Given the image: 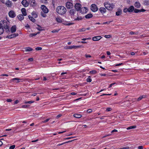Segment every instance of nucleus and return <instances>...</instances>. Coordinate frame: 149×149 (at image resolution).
Masks as SVG:
<instances>
[{
	"label": "nucleus",
	"mask_w": 149,
	"mask_h": 149,
	"mask_svg": "<svg viewBox=\"0 0 149 149\" xmlns=\"http://www.w3.org/2000/svg\"><path fill=\"white\" fill-rule=\"evenodd\" d=\"M9 22L7 20H2L0 22V25L6 32L9 31Z\"/></svg>",
	"instance_id": "f257e3e1"
},
{
	"label": "nucleus",
	"mask_w": 149,
	"mask_h": 149,
	"mask_svg": "<svg viewBox=\"0 0 149 149\" xmlns=\"http://www.w3.org/2000/svg\"><path fill=\"white\" fill-rule=\"evenodd\" d=\"M56 11L60 15H63L66 12V9L65 8L62 6H60L56 8Z\"/></svg>",
	"instance_id": "f03ea898"
},
{
	"label": "nucleus",
	"mask_w": 149,
	"mask_h": 149,
	"mask_svg": "<svg viewBox=\"0 0 149 149\" xmlns=\"http://www.w3.org/2000/svg\"><path fill=\"white\" fill-rule=\"evenodd\" d=\"M41 8L42 10V11L41 12V15L43 17H45L46 16V13L48 12V10L44 5H42Z\"/></svg>",
	"instance_id": "7ed1b4c3"
},
{
	"label": "nucleus",
	"mask_w": 149,
	"mask_h": 149,
	"mask_svg": "<svg viewBox=\"0 0 149 149\" xmlns=\"http://www.w3.org/2000/svg\"><path fill=\"white\" fill-rule=\"evenodd\" d=\"M104 5L106 8L109 10H111L115 6L113 3H110L109 2H105Z\"/></svg>",
	"instance_id": "20e7f679"
},
{
	"label": "nucleus",
	"mask_w": 149,
	"mask_h": 149,
	"mask_svg": "<svg viewBox=\"0 0 149 149\" xmlns=\"http://www.w3.org/2000/svg\"><path fill=\"white\" fill-rule=\"evenodd\" d=\"M91 10L93 12H96L98 10V8L97 6L95 4L91 5Z\"/></svg>",
	"instance_id": "39448f33"
},
{
	"label": "nucleus",
	"mask_w": 149,
	"mask_h": 149,
	"mask_svg": "<svg viewBox=\"0 0 149 149\" xmlns=\"http://www.w3.org/2000/svg\"><path fill=\"white\" fill-rule=\"evenodd\" d=\"M23 79H21L19 78H15L12 79L10 81L11 82H12L14 81L17 80V81L16 82L17 83H19L20 82H22L24 81Z\"/></svg>",
	"instance_id": "423d86ee"
},
{
	"label": "nucleus",
	"mask_w": 149,
	"mask_h": 149,
	"mask_svg": "<svg viewBox=\"0 0 149 149\" xmlns=\"http://www.w3.org/2000/svg\"><path fill=\"white\" fill-rule=\"evenodd\" d=\"M66 6L67 8L70 9L72 8L73 5L72 3L68 2L66 3Z\"/></svg>",
	"instance_id": "0eeeda50"
},
{
	"label": "nucleus",
	"mask_w": 149,
	"mask_h": 149,
	"mask_svg": "<svg viewBox=\"0 0 149 149\" xmlns=\"http://www.w3.org/2000/svg\"><path fill=\"white\" fill-rule=\"evenodd\" d=\"M9 16L10 17L14 18L16 16V15L13 11L10 10L8 13Z\"/></svg>",
	"instance_id": "6e6552de"
},
{
	"label": "nucleus",
	"mask_w": 149,
	"mask_h": 149,
	"mask_svg": "<svg viewBox=\"0 0 149 149\" xmlns=\"http://www.w3.org/2000/svg\"><path fill=\"white\" fill-rule=\"evenodd\" d=\"M74 7L77 11H79L81 9V5L79 3H76Z\"/></svg>",
	"instance_id": "1a4fd4ad"
},
{
	"label": "nucleus",
	"mask_w": 149,
	"mask_h": 149,
	"mask_svg": "<svg viewBox=\"0 0 149 149\" xmlns=\"http://www.w3.org/2000/svg\"><path fill=\"white\" fill-rule=\"evenodd\" d=\"M21 3L25 7H27L29 5L28 3L26 0H23Z\"/></svg>",
	"instance_id": "9d476101"
},
{
	"label": "nucleus",
	"mask_w": 149,
	"mask_h": 149,
	"mask_svg": "<svg viewBox=\"0 0 149 149\" xmlns=\"http://www.w3.org/2000/svg\"><path fill=\"white\" fill-rule=\"evenodd\" d=\"M102 37L100 36H96L93 37L92 38V40L94 41H97L100 40Z\"/></svg>",
	"instance_id": "9b49d317"
},
{
	"label": "nucleus",
	"mask_w": 149,
	"mask_h": 149,
	"mask_svg": "<svg viewBox=\"0 0 149 149\" xmlns=\"http://www.w3.org/2000/svg\"><path fill=\"white\" fill-rule=\"evenodd\" d=\"M99 10L102 13H104L106 12V10L105 8L103 7H100L99 9Z\"/></svg>",
	"instance_id": "f8f14e48"
},
{
	"label": "nucleus",
	"mask_w": 149,
	"mask_h": 149,
	"mask_svg": "<svg viewBox=\"0 0 149 149\" xmlns=\"http://www.w3.org/2000/svg\"><path fill=\"white\" fill-rule=\"evenodd\" d=\"M134 6L135 7L137 8H140L141 7V5L140 3L138 1H136L134 4Z\"/></svg>",
	"instance_id": "ddd939ff"
},
{
	"label": "nucleus",
	"mask_w": 149,
	"mask_h": 149,
	"mask_svg": "<svg viewBox=\"0 0 149 149\" xmlns=\"http://www.w3.org/2000/svg\"><path fill=\"white\" fill-rule=\"evenodd\" d=\"M16 26L15 25H14L12 26L11 28V32L13 33L16 31Z\"/></svg>",
	"instance_id": "4468645a"
},
{
	"label": "nucleus",
	"mask_w": 149,
	"mask_h": 149,
	"mask_svg": "<svg viewBox=\"0 0 149 149\" xmlns=\"http://www.w3.org/2000/svg\"><path fill=\"white\" fill-rule=\"evenodd\" d=\"M18 35V33H15L9 36L8 38H11L17 36Z\"/></svg>",
	"instance_id": "2eb2a0df"
},
{
	"label": "nucleus",
	"mask_w": 149,
	"mask_h": 149,
	"mask_svg": "<svg viewBox=\"0 0 149 149\" xmlns=\"http://www.w3.org/2000/svg\"><path fill=\"white\" fill-rule=\"evenodd\" d=\"M6 4L8 7H10L11 6V2L10 1H6Z\"/></svg>",
	"instance_id": "dca6fc26"
},
{
	"label": "nucleus",
	"mask_w": 149,
	"mask_h": 149,
	"mask_svg": "<svg viewBox=\"0 0 149 149\" xmlns=\"http://www.w3.org/2000/svg\"><path fill=\"white\" fill-rule=\"evenodd\" d=\"M21 11L23 15L24 16H26V10L25 8H22L21 9Z\"/></svg>",
	"instance_id": "f3484780"
},
{
	"label": "nucleus",
	"mask_w": 149,
	"mask_h": 149,
	"mask_svg": "<svg viewBox=\"0 0 149 149\" xmlns=\"http://www.w3.org/2000/svg\"><path fill=\"white\" fill-rule=\"evenodd\" d=\"M56 21L59 23H61L62 22V19L60 17H57L56 18Z\"/></svg>",
	"instance_id": "a211bd4d"
},
{
	"label": "nucleus",
	"mask_w": 149,
	"mask_h": 149,
	"mask_svg": "<svg viewBox=\"0 0 149 149\" xmlns=\"http://www.w3.org/2000/svg\"><path fill=\"white\" fill-rule=\"evenodd\" d=\"M128 9V12H131L134 10V8L133 6H131Z\"/></svg>",
	"instance_id": "6ab92c4d"
},
{
	"label": "nucleus",
	"mask_w": 149,
	"mask_h": 149,
	"mask_svg": "<svg viewBox=\"0 0 149 149\" xmlns=\"http://www.w3.org/2000/svg\"><path fill=\"white\" fill-rule=\"evenodd\" d=\"M73 116L74 117L77 118H79L81 117V115L77 113H75L73 115Z\"/></svg>",
	"instance_id": "aec40b11"
},
{
	"label": "nucleus",
	"mask_w": 149,
	"mask_h": 149,
	"mask_svg": "<svg viewBox=\"0 0 149 149\" xmlns=\"http://www.w3.org/2000/svg\"><path fill=\"white\" fill-rule=\"evenodd\" d=\"M31 15L34 18H36L38 17L37 14L36 12L33 11L31 13Z\"/></svg>",
	"instance_id": "412c9836"
},
{
	"label": "nucleus",
	"mask_w": 149,
	"mask_h": 149,
	"mask_svg": "<svg viewBox=\"0 0 149 149\" xmlns=\"http://www.w3.org/2000/svg\"><path fill=\"white\" fill-rule=\"evenodd\" d=\"M28 17L29 19L33 22H35L36 21L35 19L30 15L28 16Z\"/></svg>",
	"instance_id": "4be33fe9"
},
{
	"label": "nucleus",
	"mask_w": 149,
	"mask_h": 149,
	"mask_svg": "<svg viewBox=\"0 0 149 149\" xmlns=\"http://www.w3.org/2000/svg\"><path fill=\"white\" fill-rule=\"evenodd\" d=\"M122 13V10L120 9L118 10V11L116 12V15L119 16Z\"/></svg>",
	"instance_id": "5701e85b"
},
{
	"label": "nucleus",
	"mask_w": 149,
	"mask_h": 149,
	"mask_svg": "<svg viewBox=\"0 0 149 149\" xmlns=\"http://www.w3.org/2000/svg\"><path fill=\"white\" fill-rule=\"evenodd\" d=\"M18 18L20 20H22L23 19L24 17H23V15L20 14L18 16Z\"/></svg>",
	"instance_id": "b1692460"
},
{
	"label": "nucleus",
	"mask_w": 149,
	"mask_h": 149,
	"mask_svg": "<svg viewBox=\"0 0 149 149\" xmlns=\"http://www.w3.org/2000/svg\"><path fill=\"white\" fill-rule=\"evenodd\" d=\"M146 97V96L144 95L141 96L137 99V100L139 101L141 100L142 99L145 98Z\"/></svg>",
	"instance_id": "393cba45"
},
{
	"label": "nucleus",
	"mask_w": 149,
	"mask_h": 149,
	"mask_svg": "<svg viewBox=\"0 0 149 149\" xmlns=\"http://www.w3.org/2000/svg\"><path fill=\"white\" fill-rule=\"evenodd\" d=\"M93 17V15L91 14H88L86 15L85 17L86 18H90Z\"/></svg>",
	"instance_id": "a878e982"
},
{
	"label": "nucleus",
	"mask_w": 149,
	"mask_h": 149,
	"mask_svg": "<svg viewBox=\"0 0 149 149\" xmlns=\"http://www.w3.org/2000/svg\"><path fill=\"white\" fill-rule=\"evenodd\" d=\"M75 11L74 9H72L70 10L69 13L71 15H74L75 13Z\"/></svg>",
	"instance_id": "bb28decb"
},
{
	"label": "nucleus",
	"mask_w": 149,
	"mask_h": 149,
	"mask_svg": "<svg viewBox=\"0 0 149 149\" xmlns=\"http://www.w3.org/2000/svg\"><path fill=\"white\" fill-rule=\"evenodd\" d=\"M4 32V29L3 27H1L0 25V35L3 34Z\"/></svg>",
	"instance_id": "cd10ccee"
},
{
	"label": "nucleus",
	"mask_w": 149,
	"mask_h": 149,
	"mask_svg": "<svg viewBox=\"0 0 149 149\" xmlns=\"http://www.w3.org/2000/svg\"><path fill=\"white\" fill-rule=\"evenodd\" d=\"M136 128V125H133L132 126H131L129 127H128L127 129V130L132 129H135Z\"/></svg>",
	"instance_id": "c85d7f7f"
},
{
	"label": "nucleus",
	"mask_w": 149,
	"mask_h": 149,
	"mask_svg": "<svg viewBox=\"0 0 149 149\" xmlns=\"http://www.w3.org/2000/svg\"><path fill=\"white\" fill-rule=\"evenodd\" d=\"M30 1L31 2V4L33 5H36V3L34 0H30Z\"/></svg>",
	"instance_id": "c756f323"
},
{
	"label": "nucleus",
	"mask_w": 149,
	"mask_h": 149,
	"mask_svg": "<svg viewBox=\"0 0 149 149\" xmlns=\"http://www.w3.org/2000/svg\"><path fill=\"white\" fill-rule=\"evenodd\" d=\"M32 49L30 47H27V48L25 49V51L29 52L32 51Z\"/></svg>",
	"instance_id": "7c9ffc66"
},
{
	"label": "nucleus",
	"mask_w": 149,
	"mask_h": 149,
	"mask_svg": "<svg viewBox=\"0 0 149 149\" xmlns=\"http://www.w3.org/2000/svg\"><path fill=\"white\" fill-rule=\"evenodd\" d=\"M36 28L39 31H41L42 30V27L38 25H37V27H36Z\"/></svg>",
	"instance_id": "2f4dec72"
},
{
	"label": "nucleus",
	"mask_w": 149,
	"mask_h": 149,
	"mask_svg": "<svg viewBox=\"0 0 149 149\" xmlns=\"http://www.w3.org/2000/svg\"><path fill=\"white\" fill-rule=\"evenodd\" d=\"M34 102V101H25L24 103L25 104H31Z\"/></svg>",
	"instance_id": "473e14b6"
},
{
	"label": "nucleus",
	"mask_w": 149,
	"mask_h": 149,
	"mask_svg": "<svg viewBox=\"0 0 149 149\" xmlns=\"http://www.w3.org/2000/svg\"><path fill=\"white\" fill-rule=\"evenodd\" d=\"M90 76H89L88 77L86 81L88 82H91L92 81V79L90 78Z\"/></svg>",
	"instance_id": "72a5a7b5"
},
{
	"label": "nucleus",
	"mask_w": 149,
	"mask_h": 149,
	"mask_svg": "<svg viewBox=\"0 0 149 149\" xmlns=\"http://www.w3.org/2000/svg\"><path fill=\"white\" fill-rule=\"evenodd\" d=\"M29 106L28 105H24L22 106V107L24 108H27L29 107Z\"/></svg>",
	"instance_id": "f704fd0d"
},
{
	"label": "nucleus",
	"mask_w": 149,
	"mask_h": 149,
	"mask_svg": "<svg viewBox=\"0 0 149 149\" xmlns=\"http://www.w3.org/2000/svg\"><path fill=\"white\" fill-rule=\"evenodd\" d=\"M134 12L135 13H138L139 12H141L140 10L135 9H134Z\"/></svg>",
	"instance_id": "c9c22d12"
},
{
	"label": "nucleus",
	"mask_w": 149,
	"mask_h": 149,
	"mask_svg": "<svg viewBox=\"0 0 149 149\" xmlns=\"http://www.w3.org/2000/svg\"><path fill=\"white\" fill-rule=\"evenodd\" d=\"M104 37L107 38H109L111 37V36L110 35H105L104 36Z\"/></svg>",
	"instance_id": "e433bc0d"
},
{
	"label": "nucleus",
	"mask_w": 149,
	"mask_h": 149,
	"mask_svg": "<svg viewBox=\"0 0 149 149\" xmlns=\"http://www.w3.org/2000/svg\"><path fill=\"white\" fill-rule=\"evenodd\" d=\"M82 19V17H78L77 18L75 19V20H79Z\"/></svg>",
	"instance_id": "4c0bfd02"
},
{
	"label": "nucleus",
	"mask_w": 149,
	"mask_h": 149,
	"mask_svg": "<svg viewBox=\"0 0 149 149\" xmlns=\"http://www.w3.org/2000/svg\"><path fill=\"white\" fill-rule=\"evenodd\" d=\"M90 72L91 74H95L97 72L95 70H92L90 71Z\"/></svg>",
	"instance_id": "58836bf2"
},
{
	"label": "nucleus",
	"mask_w": 149,
	"mask_h": 149,
	"mask_svg": "<svg viewBox=\"0 0 149 149\" xmlns=\"http://www.w3.org/2000/svg\"><path fill=\"white\" fill-rule=\"evenodd\" d=\"M130 33L131 35L137 34H138V32H134L133 31H131L130 32Z\"/></svg>",
	"instance_id": "ea45409f"
},
{
	"label": "nucleus",
	"mask_w": 149,
	"mask_h": 149,
	"mask_svg": "<svg viewBox=\"0 0 149 149\" xmlns=\"http://www.w3.org/2000/svg\"><path fill=\"white\" fill-rule=\"evenodd\" d=\"M37 34V33H35L31 34L29 35V36L30 37H33V36H36Z\"/></svg>",
	"instance_id": "a19ab883"
},
{
	"label": "nucleus",
	"mask_w": 149,
	"mask_h": 149,
	"mask_svg": "<svg viewBox=\"0 0 149 149\" xmlns=\"http://www.w3.org/2000/svg\"><path fill=\"white\" fill-rule=\"evenodd\" d=\"M65 49H71L73 48H74L75 49H76V48H77V47H65Z\"/></svg>",
	"instance_id": "79ce46f5"
},
{
	"label": "nucleus",
	"mask_w": 149,
	"mask_h": 149,
	"mask_svg": "<svg viewBox=\"0 0 149 149\" xmlns=\"http://www.w3.org/2000/svg\"><path fill=\"white\" fill-rule=\"evenodd\" d=\"M86 30V29L85 28H82L81 29H80L78 31V32L83 31H85Z\"/></svg>",
	"instance_id": "37998d69"
},
{
	"label": "nucleus",
	"mask_w": 149,
	"mask_h": 149,
	"mask_svg": "<svg viewBox=\"0 0 149 149\" xmlns=\"http://www.w3.org/2000/svg\"><path fill=\"white\" fill-rule=\"evenodd\" d=\"M15 147V145H13L12 146H11L10 148L9 149H14Z\"/></svg>",
	"instance_id": "c03bdc74"
},
{
	"label": "nucleus",
	"mask_w": 149,
	"mask_h": 149,
	"mask_svg": "<svg viewBox=\"0 0 149 149\" xmlns=\"http://www.w3.org/2000/svg\"><path fill=\"white\" fill-rule=\"evenodd\" d=\"M50 120V118H48L46 119L45 120L42 121V123H45L48 121Z\"/></svg>",
	"instance_id": "a18cd8bd"
},
{
	"label": "nucleus",
	"mask_w": 149,
	"mask_h": 149,
	"mask_svg": "<svg viewBox=\"0 0 149 149\" xmlns=\"http://www.w3.org/2000/svg\"><path fill=\"white\" fill-rule=\"evenodd\" d=\"M42 49L41 47H36V49L37 50H40Z\"/></svg>",
	"instance_id": "49530a36"
},
{
	"label": "nucleus",
	"mask_w": 149,
	"mask_h": 149,
	"mask_svg": "<svg viewBox=\"0 0 149 149\" xmlns=\"http://www.w3.org/2000/svg\"><path fill=\"white\" fill-rule=\"evenodd\" d=\"M116 84V83H115V82L112 83L109 86V88H110L113 85Z\"/></svg>",
	"instance_id": "de8ad7c7"
},
{
	"label": "nucleus",
	"mask_w": 149,
	"mask_h": 149,
	"mask_svg": "<svg viewBox=\"0 0 149 149\" xmlns=\"http://www.w3.org/2000/svg\"><path fill=\"white\" fill-rule=\"evenodd\" d=\"M112 110V109L111 108H107V109H106V111H111Z\"/></svg>",
	"instance_id": "09e8293b"
},
{
	"label": "nucleus",
	"mask_w": 149,
	"mask_h": 149,
	"mask_svg": "<svg viewBox=\"0 0 149 149\" xmlns=\"http://www.w3.org/2000/svg\"><path fill=\"white\" fill-rule=\"evenodd\" d=\"M123 12L125 13H126L127 12H128V8H125L123 10Z\"/></svg>",
	"instance_id": "8fccbe9b"
},
{
	"label": "nucleus",
	"mask_w": 149,
	"mask_h": 149,
	"mask_svg": "<svg viewBox=\"0 0 149 149\" xmlns=\"http://www.w3.org/2000/svg\"><path fill=\"white\" fill-rule=\"evenodd\" d=\"M59 31V30H56V29H54V30H53L52 31V32L53 33L58 32Z\"/></svg>",
	"instance_id": "3c124183"
},
{
	"label": "nucleus",
	"mask_w": 149,
	"mask_h": 149,
	"mask_svg": "<svg viewBox=\"0 0 149 149\" xmlns=\"http://www.w3.org/2000/svg\"><path fill=\"white\" fill-rule=\"evenodd\" d=\"M6 101L8 102H12V100L11 99H9V98H8V99H6Z\"/></svg>",
	"instance_id": "603ef678"
},
{
	"label": "nucleus",
	"mask_w": 149,
	"mask_h": 149,
	"mask_svg": "<svg viewBox=\"0 0 149 149\" xmlns=\"http://www.w3.org/2000/svg\"><path fill=\"white\" fill-rule=\"evenodd\" d=\"M87 111L88 113H91L92 112V111L91 109H88L87 110Z\"/></svg>",
	"instance_id": "864d4df0"
},
{
	"label": "nucleus",
	"mask_w": 149,
	"mask_h": 149,
	"mask_svg": "<svg viewBox=\"0 0 149 149\" xmlns=\"http://www.w3.org/2000/svg\"><path fill=\"white\" fill-rule=\"evenodd\" d=\"M91 39V38L90 37H89V38H83V39H82V40H90Z\"/></svg>",
	"instance_id": "5fc2aeb1"
},
{
	"label": "nucleus",
	"mask_w": 149,
	"mask_h": 149,
	"mask_svg": "<svg viewBox=\"0 0 149 149\" xmlns=\"http://www.w3.org/2000/svg\"><path fill=\"white\" fill-rule=\"evenodd\" d=\"M117 131H118L117 130H116V129H114L111 131V133H113L114 132H117Z\"/></svg>",
	"instance_id": "6e6d98bb"
},
{
	"label": "nucleus",
	"mask_w": 149,
	"mask_h": 149,
	"mask_svg": "<svg viewBox=\"0 0 149 149\" xmlns=\"http://www.w3.org/2000/svg\"><path fill=\"white\" fill-rule=\"evenodd\" d=\"M19 102V101L18 100H16L15 101V102H14V104H17Z\"/></svg>",
	"instance_id": "4d7b16f0"
},
{
	"label": "nucleus",
	"mask_w": 149,
	"mask_h": 149,
	"mask_svg": "<svg viewBox=\"0 0 149 149\" xmlns=\"http://www.w3.org/2000/svg\"><path fill=\"white\" fill-rule=\"evenodd\" d=\"M85 56L86 58L91 57V55H89V54H85Z\"/></svg>",
	"instance_id": "13d9d810"
},
{
	"label": "nucleus",
	"mask_w": 149,
	"mask_h": 149,
	"mask_svg": "<svg viewBox=\"0 0 149 149\" xmlns=\"http://www.w3.org/2000/svg\"><path fill=\"white\" fill-rule=\"evenodd\" d=\"M111 135V134H108L104 136L102 138H104L107 136H109Z\"/></svg>",
	"instance_id": "bf43d9fd"
},
{
	"label": "nucleus",
	"mask_w": 149,
	"mask_h": 149,
	"mask_svg": "<svg viewBox=\"0 0 149 149\" xmlns=\"http://www.w3.org/2000/svg\"><path fill=\"white\" fill-rule=\"evenodd\" d=\"M123 65V63H120L118 64H116L115 65V66H120V65Z\"/></svg>",
	"instance_id": "052dcab7"
},
{
	"label": "nucleus",
	"mask_w": 149,
	"mask_h": 149,
	"mask_svg": "<svg viewBox=\"0 0 149 149\" xmlns=\"http://www.w3.org/2000/svg\"><path fill=\"white\" fill-rule=\"evenodd\" d=\"M33 60V58H30L28 59V60L31 61H32Z\"/></svg>",
	"instance_id": "680f3d73"
},
{
	"label": "nucleus",
	"mask_w": 149,
	"mask_h": 149,
	"mask_svg": "<svg viewBox=\"0 0 149 149\" xmlns=\"http://www.w3.org/2000/svg\"><path fill=\"white\" fill-rule=\"evenodd\" d=\"M111 95V94H103L102 95H101L100 96H102L105 95Z\"/></svg>",
	"instance_id": "e2e57ef3"
},
{
	"label": "nucleus",
	"mask_w": 149,
	"mask_h": 149,
	"mask_svg": "<svg viewBox=\"0 0 149 149\" xmlns=\"http://www.w3.org/2000/svg\"><path fill=\"white\" fill-rule=\"evenodd\" d=\"M138 148L139 149H143V147L141 146H139L138 147Z\"/></svg>",
	"instance_id": "0e129e2a"
},
{
	"label": "nucleus",
	"mask_w": 149,
	"mask_h": 149,
	"mask_svg": "<svg viewBox=\"0 0 149 149\" xmlns=\"http://www.w3.org/2000/svg\"><path fill=\"white\" fill-rule=\"evenodd\" d=\"M100 75L101 76H105L106 75V74H100Z\"/></svg>",
	"instance_id": "69168bd1"
},
{
	"label": "nucleus",
	"mask_w": 149,
	"mask_h": 149,
	"mask_svg": "<svg viewBox=\"0 0 149 149\" xmlns=\"http://www.w3.org/2000/svg\"><path fill=\"white\" fill-rule=\"evenodd\" d=\"M140 10L141 11V12H145L146 11V10H145V9H141V10Z\"/></svg>",
	"instance_id": "338daca9"
},
{
	"label": "nucleus",
	"mask_w": 149,
	"mask_h": 149,
	"mask_svg": "<svg viewBox=\"0 0 149 149\" xmlns=\"http://www.w3.org/2000/svg\"><path fill=\"white\" fill-rule=\"evenodd\" d=\"M144 4L146 5H148V1H146L145 2Z\"/></svg>",
	"instance_id": "774afa93"
}]
</instances>
